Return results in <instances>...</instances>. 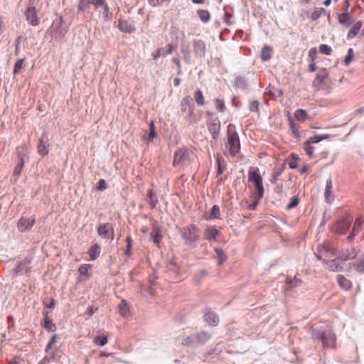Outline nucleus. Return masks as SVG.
Instances as JSON below:
<instances>
[{
    "instance_id": "f257e3e1",
    "label": "nucleus",
    "mask_w": 364,
    "mask_h": 364,
    "mask_svg": "<svg viewBox=\"0 0 364 364\" xmlns=\"http://www.w3.org/2000/svg\"><path fill=\"white\" fill-rule=\"evenodd\" d=\"M58 336L54 334L48 343L45 352L47 355L41 360L38 364H63L61 362V350L54 348V346L58 341Z\"/></svg>"
},
{
    "instance_id": "f03ea898",
    "label": "nucleus",
    "mask_w": 364,
    "mask_h": 364,
    "mask_svg": "<svg viewBox=\"0 0 364 364\" xmlns=\"http://www.w3.org/2000/svg\"><path fill=\"white\" fill-rule=\"evenodd\" d=\"M227 132L225 148L230 156H235L240 151V141L239 135L236 132L235 126L233 124H229L228 126Z\"/></svg>"
},
{
    "instance_id": "7ed1b4c3",
    "label": "nucleus",
    "mask_w": 364,
    "mask_h": 364,
    "mask_svg": "<svg viewBox=\"0 0 364 364\" xmlns=\"http://www.w3.org/2000/svg\"><path fill=\"white\" fill-rule=\"evenodd\" d=\"M248 182L252 183L258 196V200L264 196V188L263 186L262 176L258 167L251 166L248 169Z\"/></svg>"
},
{
    "instance_id": "20e7f679",
    "label": "nucleus",
    "mask_w": 364,
    "mask_h": 364,
    "mask_svg": "<svg viewBox=\"0 0 364 364\" xmlns=\"http://www.w3.org/2000/svg\"><path fill=\"white\" fill-rule=\"evenodd\" d=\"M184 243L191 247H195L200 237V230L195 225L183 227L181 229Z\"/></svg>"
},
{
    "instance_id": "39448f33",
    "label": "nucleus",
    "mask_w": 364,
    "mask_h": 364,
    "mask_svg": "<svg viewBox=\"0 0 364 364\" xmlns=\"http://www.w3.org/2000/svg\"><path fill=\"white\" fill-rule=\"evenodd\" d=\"M353 218L351 216H346L341 220H337L331 227V230L336 234L344 235L348 230Z\"/></svg>"
},
{
    "instance_id": "423d86ee",
    "label": "nucleus",
    "mask_w": 364,
    "mask_h": 364,
    "mask_svg": "<svg viewBox=\"0 0 364 364\" xmlns=\"http://www.w3.org/2000/svg\"><path fill=\"white\" fill-rule=\"evenodd\" d=\"M38 10L35 6L34 1L31 0L25 11V16L28 24L36 26L40 23V19L37 16Z\"/></svg>"
},
{
    "instance_id": "0eeeda50",
    "label": "nucleus",
    "mask_w": 364,
    "mask_h": 364,
    "mask_svg": "<svg viewBox=\"0 0 364 364\" xmlns=\"http://www.w3.org/2000/svg\"><path fill=\"white\" fill-rule=\"evenodd\" d=\"M190 153L188 149L181 148L173 155V166H183L189 161Z\"/></svg>"
},
{
    "instance_id": "6e6552de",
    "label": "nucleus",
    "mask_w": 364,
    "mask_h": 364,
    "mask_svg": "<svg viewBox=\"0 0 364 364\" xmlns=\"http://www.w3.org/2000/svg\"><path fill=\"white\" fill-rule=\"evenodd\" d=\"M336 252L332 245L326 242L323 243L321 247H318L317 253H316V257L318 259L321 260L326 259V258H331L336 255Z\"/></svg>"
},
{
    "instance_id": "1a4fd4ad",
    "label": "nucleus",
    "mask_w": 364,
    "mask_h": 364,
    "mask_svg": "<svg viewBox=\"0 0 364 364\" xmlns=\"http://www.w3.org/2000/svg\"><path fill=\"white\" fill-rule=\"evenodd\" d=\"M328 136V135H314L313 136L309 137V139H307L306 141L303 143V149L305 151L306 154L309 156L313 157L314 151V148L313 145L314 144L318 143L323 139H327Z\"/></svg>"
},
{
    "instance_id": "9d476101",
    "label": "nucleus",
    "mask_w": 364,
    "mask_h": 364,
    "mask_svg": "<svg viewBox=\"0 0 364 364\" xmlns=\"http://www.w3.org/2000/svg\"><path fill=\"white\" fill-rule=\"evenodd\" d=\"M95 9L97 10L100 7H102L103 11L100 12V17L105 21H109L112 18V14L109 12V7L106 0H93L92 4Z\"/></svg>"
},
{
    "instance_id": "9b49d317",
    "label": "nucleus",
    "mask_w": 364,
    "mask_h": 364,
    "mask_svg": "<svg viewBox=\"0 0 364 364\" xmlns=\"http://www.w3.org/2000/svg\"><path fill=\"white\" fill-rule=\"evenodd\" d=\"M97 233L103 239L110 238L112 240L114 239V228L109 223L100 224L97 228Z\"/></svg>"
},
{
    "instance_id": "f8f14e48",
    "label": "nucleus",
    "mask_w": 364,
    "mask_h": 364,
    "mask_svg": "<svg viewBox=\"0 0 364 364\" xmlns=\"http://www.w3.org/2000/svg\"><path fill=\"white\" fill-rule=\"evenodd\" d=\"M319 339L322 341L324 348H336V337L335 333L332 332H323Z\"/></svg>"
},
{
    "instance_id": "ddd939ff",
    "label": "nucleus",
    "mask_w": 364,
    "mask_h": 364,
    "mask_svg": "<svg viewBox=\"0 0 364 364\" xmlns=\"http://www.w3.org/2000/svg\"><path fill=\"white\" fill-rule=\"evenodd\" d=\"M36 223V218L34 216L30 218L21 217L18 223L17 228L20 232H25L32 228Z\"/></svg>"
},
{
    "instance_id": "4468645a",
    "label": "nucleus",
    "mask_w": 364,
    "mask_h": 364,
    "mask_svg": "<svg viewBox=\"0 0 364 364\" xmlns=\"http://www.w3.org/2000/svg\"><path fill=\"white\" fill-rule=\"evenodd\" d=\"M49 146L47 135L44 133L40 138L37 145L38 153L42 156L48 155L49 152Z\"/></svg>"
},
{
    "instance_id": "2eb2a0df",
    "label": "nucleus",
    "mask_w": 364,
    "mask_h": 364,
    "mask_svg": "<svg viewBox=\"0 0 364 364\" xmlns=\"http://www.w3.org/2000/svg\"><path fill=\"white\" fill-rule=\"evenodd\" d=\"M209 132L213 136V139H216L220 133V122L218 117L210 119L207 124Z\"/></svg>"
},
{
    "instance_id": "dca6fc26",
    "label": "nucleus",
    "mask_w": 364,
    "mask_h": 364,
    "mask_svg": "<svg viewBox=\"0 0 364 364\" xmlns=\"http://www.w3.org/2000/svg\"><path fill=\"white\" fill-rule=\"evenodd\" d=\"M338 21L340 24L343 26L344 27L350 26L353 22L354 18L348 12H343L340 14L338 16Z\"/></svg>"
},
{
    "instance_id": "f3484780",
    "label": "nucleus",
    "mask_w": 364,
    "mask_h": 364,
    "mask_svg": "<svg viewBox=\"0 0 364 364\" xmlns=\"http://www.w3.org/2000/svg\"><path fill=\"white\" fill-rule=\"evenodd\" d=\"M333 184L331 178L328 179L326 183L324 196L326 201L331 203L334 200V196L333 193Z\"/></svg>"
},
{
    "instance_id": "a211bd4d",
    "label": "nucleus",
    "mask_w": 364,
    "mask_h": 364,
    "mask_svg": "<svg viewBox=\"0 0 364 364\" xmlns=\"http://www.w3.org/2000/svg\"><path fill=\"white\" fill-rule=\"evenodd\" d=\"M328 76V73L326 69L321 70L316 75V77L313 82L315 87L320 88L324 81Z\"/></svg>"
},
{
    "instance_id": "6ab92c4d",
    "label": "nucleus",
    "mask_w": 364,
    "mask_h": 364,
    "mask_svg": "<svg viewBox=\"0 0 364 364\" xmlns=\"http://www.w3.org/2000/svg\"><path fill=\"white\" fill-rule=\"evenodd\" d=\"M208 338V336L206 333H198L195 336H191L186 337L182 341V344L184 346H190V345L193 344L196 340H200L202 338Z\"/></svg>"
},
{
    "instance_id": "aec40b11",
    "label": "nucleus",
    "mask_w": 364,
    "mask_h": 364,
    "mask_svg": "<svg viewBox=\"0 0 364 364\" xmlns=\"http://www.w3.org/2000/svg\"><path fill=\"white\" fill-rule=\"evenodd\" d=\"M101 247L99 244L95 243L88 250V255L90 256V260L96 259L100 255Z\"/></svg>"
},
{
    "instance_id": "412c9836",
    "label": "nucleus",
    "mask_w": 364,
    "mask_h": 364,
    "mask_svg": "<svg viewBox=\"0 0 364 364\" xmlns=\"http://www.w3.org/2000/svg\"><path fill=\"white\" fill-rule=\"evenodd\" d=\"M220 232L218 230H217L215 227H208L206 230H205V238L210 241V240H216L217 237L219 235Z\"/></svg>"
},
{
    "instance_id": "4be33fe9",
    "label": "nucleus",
    "mask_w": 364,
    "mask_h": 364,
    "mask_svg": "<svg viewBox=\"0 0 364 364\" xmlns=\"http://www.w3.org/2000/svg\"><path fill=\"white\" fill-rule=\"evenodd\" d=\"M337 281L340 287L344 290H350L352 288V282L342 274L337 276Z\"/></svg>"
},
{
    "instance_id": "5701e85b",
    "label": "nucleus",
    "mask_w": 364,
    "mask_h": 364,
    "mask_svg": "<svg viewBox=\"0 0 364 364\" xmlns=\"http://www.w3.org/2000/svg\"><path fill=\"white\" fill-rule=\"evenodd\" d=\"M118 28L121 31L129 33H133L135 31V28L132 25L122 19L119 20Z\"/></svg>"
},
{
    "instance_id": "b1692460",
    "label": "nucleus",
    "mask_w": 364,
    "mask_h": 364,
    "mask_svg": "<svg viewBox=\"0 0 364 364\" xmlns=\"http://www.w3.org/2000/svg\"><path fill=\"white\" fill-rule=\"evenodd\" d=\"M323 262L326 264V269L331 272H336L341 269V265L336 259H323Z\"/></svg>"
},
{
    "instance_id": "393cba45",
    "label": "nucleus",
    "mask_w": 364,
    "mask_h": 364,
    "mask_svg": "<svg viewBox=\"0 0 364 364\" xmlns=\"http://www.w3.org/2000/svg\"><path fill=\"white\" fill-rule=\"evenodd\" d=\"M358 252L355 248L347 249L344 250L341 255V259L342 260L353 259L355 258Z\"/></svg>"
},
{
    "instance_id": "a878e982",
    "label": "nucleus",
    "mask_w": 364,
    "mask_h": 364,
    "mask_svg": "<svg viewBox=\"0 0 364 364\" xmlns=\"http://www.w3.org/2000/svg\"><path fill=\"white\" fill-rule=\"evenodd\" d=\"M363 26V22L361 21H358L353 23V27L351 29L348 31L347 34V38L351 39L353 38L355 36H356L360 30L361 27Z\"/></svg>"
},
{
    "instance_id": "bb28decb",
    "label": "nucleus",
    "mask_w": 364,
    "mask_h": 364,
    "mask_svg": "<svg viewBox=\"0 0 364 364\" xmlns=\"http://www.w3.org/2000/svg\"><path fill=\"white\" fill-rule=\"evenodd\" d=\"M150 235H151V237L153 242L156 244H159L162 239L161 228L158 226L154 227L151 232Z\"/></svg>"
},
{
    "instance_id": "cd10ccee",
    "label": "nucleus",
    "mask_w": 364,
    "mask_h": 364,
    "mask_svg": "<svg viewBox=\"0 0 364 364\" xmlns=\"http://www.w3.org/2000/svg\"><path fill=\"white\" fill-rule=\"evenodd\" d=\"M272 48L265 45L261 50L260 57L262 61H268L272 58Z\"/></svg>"
},
{
    "instance_id": "c85d7f7f",
    "label": "nucleus",
    "mask_w": 364,
    "mask_h": 364,
    "mask_svg": "<svg viewBox=\"0 0 364 364\" xmlns=\"http://www.w3.org/2000/svg\"><path fill=\"white\" fill-rule=\"evenodd\" d=\"M193 50L196 54H204L205 51V45L203 41L201 40L195 41L193 43Z\"/></svg>"
},
{
    "instance_id": "c756f323",
    "label": "nucleus",
    "mask_w": 364,
    "mask_h": 364,
    "mask_svg": "<svg viewBox=\"0 0 364 364\" xmlns=\"http://www.w3.org/2000/svg\"><path fill=\"white\" fill-rule=\"evenodd\" d=\"M16 154L18 158L19 161H21V159L25 162V158L27 157L28 155V148L26 145H20L16 148Z\"/></svg>"
},
{
    "instance_id": "7c9ffc66",
    "label": "nucleus",
    "mask_w": 364,
    "mask_h": 364,
    "mask_svg": "<svg viewBox=\"0 0 364 364\" xmlns=\"http://www.w3.org/2000/svg\"><path fill=\"white\" fill-rule=\"evenodd\" d=\"M92 267V264H84L80 266L78 272L80 275L85 276L87 278H90L92 276L90 269Z\"/></svg>"
},
{
    "instance_id": "2f4dec72",
    "label": "nucleus",
    "mask_w": 364,
    "mask_h": 364,
    "mask_svg": "<svg viewBox=\"0 0 364 364\" xmlns=\"http://www.w3.org/2000/svg\"><path fill=\"white\" fill-rule=\"evenodd\" d=\"M44 315V323L43 327L49 331H54L56 329V326L52 321L49 318L48 316V312L43 314Z\"/></svg>"
},
{
    "instance_id": "473e14b6",
    "label": "nucleus",
    "mask_w": 364,
    "mask_h": 364,
    "mask_svg": "<svg viewBox=\"0 0 364 364\" xmlns=\"http://www.w3.org/2000/svg\"><path fill=\"white\" fill-rule=\"evenodd\" d=\"M119 311L122 316H127L129 314L128 303L125 300H122L118 305Z\"/></svg>"
},
{
    "instance_id": "72a5a7b5",
    "label": "nucleus",
    "mask_w": 364,
    "mask_h": 364,
    "mask_svg": "<svg viewBox=\"0 0 364 364\" xmlns=\"http://www.w3.org/2000/svg\"><path fill=\"white\" fill-rule=\"evenodd\" d=\"M351 267L358 272H364V255L360 257L357 262L351 264Z\"/></svg>"
},
{
    "instance_id": "f704fd0d",
    "label": "nucleus",
    "mask_w": 364,
    "mask_h": 364,
    "mask_svg": "<svg viewBox=\"0 0 364 364\" xmlns=\"http://www.w3.org/2000/svg\"><path fill=\"white\" fill-rule=\"evenodd\" d=\"M197 14L200 21L203 23H207L210 19V14L208 11L204 9L197 10Z\"/></svg>"
},
{
    "instance_id": "c9c22d12",
    "label": "nucleus",
    "mask_w": 364,
    "mask_h": 364,
    "mask_svg": "<svg viewBox=\"0 0 364 364\" xmlns=\"http://www.w3.org/2000/svg\"><path fill=\"white\" fill-rule=\"evenodd\" d=\"M93 0H80L77 5L78 13L84 12L90 6Z\"/></svg>"
},
{
    "instance_id": "e433bc0d",
    "label": "nucleus",
    "mask_w": 364,
    "mask_h": 364,
    "mask_svg": "<svg viewBox=\"0 0 364 364\" xmlns=\"http://www.w3.org/2000/svg\"><path fill=\"white\" fill-rule=\"evenodd\" d=\"M213 103H214L215 107L218 112H223L225 110L226 106H225V101L223 99H220V98L215 99L213 100Z\"/></svg>"
},
{
    "instance_id": "4c0bfd02",
    "label": "nucleus",
    "mask_w": 364,
    "mask_h": 364,
    "mask_svg": "<svg viewBox=\"0 0 364 364\" xmlns=\"http://www.w3.org/2000/svg\"><path fill=\"white\" fill-rule=\"evenodd\" d=\"M194 99L198 106L204 105L205 100L201 90H198L194 92Z\"/></svg>"
},
{
    "instance_id": "58836bf2",
    "label": "nucleus",
    "mask_w": 364,
    "mask_h": 364,
    "mask_svg": "<svg viewBox=\"0 0 364 364\" xmlns=\"http://www.w3.org/2000/svg\"><path fill=\"white\" fill-rule=\"evenodd\" d=\"M295 118L299 122H304L308 117L306 112L302 109H297L294 113Z\"/></svg>"
},
{
    "instance_id": "ea45409f",
    "label": "nucleus",
    "mask_w": 364,
    "mask_h": 364,
    "mask_svg": "<svg viewBox=\"0 0 364 364\" xmlns=\"http://www.w3.org/2000/svg\"><path fill=\"white\" fill-rule=\"evenodd\" d=\"M215 252L218 259V264H223V262L227 259V256L225 254L224 251L220 248H215Z\"/></svg>"
},
{
    "instance_id": "a19ab883",
    "label": "nucleus",
    "mask_w": 364,
    "mask_h": 364,
    "mask_svg": "<svg viewBox=\"0 0 364 364\" xmlns=\"http://www.w3.org/2000/svg\"><path fill=\"white\" fill-rule=\"evenodd\" d=\"M205 320L210 323V324H212V325H217L219 322V318H218V316L213 314V313H208V314H206L205 316Z\"/></svg>"
},
{
    "instance_id": "79ce46f5",
    "label": "nucleus",
    "mask_w": 364,
    "mask_h": 364,
    "mask_svg": "<svg viewBox=\"0 0 364 364\" xmlns=\"http://www.w3.org/2000/svg\"><path fill=\"white\" fill-rule=\"evenodd\" d=\"M220 216V208L217 205H214L211 209V213L210 216L208 217V219L213 220V219H218Z\"/></svg>"
},
{
    "instance_id": "37998d69",
    "label": "nucleus",
    "mask_w": 364,
    "mask_h": 364,
    "mask_svg": "<svg viewBox=\"0 0 364 364\" xmlns=\"http://www.w3.org/2000/svg\"><path fill=\"white\" fill-rule=\"evenodd\" d=\"M132 242H133V240H132V237L130 235H127L126 237L127 246H126V249L124 250V254L128 257H129L132 255L131 250H132Z\"/></svg>"
},
{
    "instance_id": "c03bdc74",
    "label": "nucleus",
    "mask_w": 364,
    "mask_h": 364,
    "mask_svg": "<svg viewBox=\"0 0 364 364\" xmlns=\"http://www.w3.org/2000/svg\"><path fill=\"white\" fill-rule=\"evenodd\" d=\"M289 125L293 136L299 139L301 136L300 132L299 131V127L296 126V124L291 120L290 121Z\"/></svg>"
},
{
    "instance_id": "a18cd8bd",
    "label": "nucleus",
    "mask_w": 364,
    "mask_h": 364,
    "mask_svg": "<svg viewBox=\"0 0 364 364\" xmlns=\"http://www.w3.org/2000/svg\"><path fill=\"white\" fill-rule=\"evenodd\" d=\"M107 336L104 335H100L95 338L94 343L98 346H105L107 343Z\"/></svg>"
},
{
    "instance_id": "49530a36",
    "label": "nucleus",
    "mask_w": 364,
    "mask_h": 364,
    "mask_svg": "<svg viewBox=\"0 0 364 364\" xmlns=\"http://www.w3.org/2000/svg\"><path fill=\"white\" fill-rule=\"evenodd\" d=\"M325 10L323 8H316L315 10L311 13V18L312 21L318 19Z\"/></svg>"
},
{
    "instance_id": "de8ad7c7",
    "label": "nucleus",
    "mask_w": 364,
    "mask_h": 364,
    "mask_svg": "<svg viewBox=\"0 0 364 364\" xmlns=\"http://www.w3.org/2000/svg\"><path fill=\"white\" fill-rule=\"evenodd\" d=\"M299 157L296 154H291V158L289 162V166L290 168H296L298 166V161Z\"/></svg>"
},
{
    "instance_id": "09e8293b",
    "label": "nucleus",
    "mask_w": 364,
    "mask_h": 364,
    "mask_svg": "<svg viewBox=\"0 0 364 364\" xmlns=\"http://www.w3.org/2000/svg\"><path fill=\"white\" fill-rule=\"evenodd\" d=\"M23 65H24V59H18L14 65V74L16 75V74L20 72L21 69L22 68V67L23 66Z\"/></svg>"
},
{
    "instance_id": "8fccbe9b",
    "label": "nucleus",
    "mask_w": 364,
    "mask_h": 364,
    "mask_svg": "<svg viewBox=\"0 0 364 364\" xmlns=\"http://www.w3.org/2000/svg\"><path fill=\"white\" fill-rule=\"evenodd\" d=\"M319 51L321 53H323L327 55H330L332 53V49L329 46H328L326 44H321L319 46Z\"/></svg>"
},
{
    "instance_id": "3c124183",
    "label": "nucleus",
    "mask_w": 364,
    "mask_h": 364,
    "mask_svg": "<svg viewBox=\"0 0 364 364\" xmlns=\"http://www.w3.org/2000/svg\"><path fill=\"white\" fill-rule=\"evenodd\" d=\"M363 222H364V219H363L362 217H359V218H356L355 220V223H354L353 228V232H358L359 231L360 227L363 223Z\"/></svg>"
},
{
    "instance_id": "603ef678",
    "label": "nucleus",
    "mask_w": 364,
    "mask_h": 364,
    "mask_svg": "<svg viewBox=\"0 0 364 364\" xmlns=\"http://www.w3.org/2000/svg\"><path fill=\"white\" fill-rule=\"evenodd\" d=\"M43 303L46 308L50 309L54 308L55 305V301L53 298H46L43 300Z\"/></svg>"
},
{
    "instance_id": "864d4df0",
    "label": "nucleus",
    "mask_w": 364,
    "mask_h": 364,
    "mask_svg": "<svg viewBox=\"0 0 364 364\" xmlns=\"http://www.w3.org/2000/svg\"><path fill=\"white\" fill-rule=\"evenodd\" d=\"M25 162L21 159V161H18V164L14 168V174L16 176H19L23 170Z\"/></svg>"
},
{
    "instance_id": "5fc2aeb1",
    "label": "nucleus",
    "mask_w": 364,
    "mask_h": 364,
    "mask_svg": "<svg viewBox=\"0 0 364 364\" xmlns=\"http://www.w3.org/2000/svg\"><path fill=\"white\" fill-rule=\"evenodd\" d=\"M259 102L257 100H252L249 104V109L251 112H258Z\"/></svg>"
},
{
    "instance_id": "6e6d98bb",
    "label": "nucleus",
    "mask_w": 364,
    "mask_h": 364,
    "mask_svg": "<svg viewBox=\"0 0 364 364\" xmlns=\"http://www.w3.org/2000/svg\"><path fill=\"white\" fill-rule=\"evenodd\" d=\"M299 198L296 197V196H294L291 198V202L289 203V204H288L287 205V209L288 210H290V209H292L295 207H296L299 204Z\"/></svg>"
},
{
    "instance_id": "4d7b16f0",
    "label": "nucleus",
    "mask_w": 364,
    "mask_h": 364,
    "mask_svg": "<svg viewBox=\"0 0 364 364\" xmlns=\"http://www.w3.org/2000/svg\"><path fill=\"white\" fill-rule=\"evenodd\" d=\"M353 49L352 48H349V50L348 51V54L345 57V63H346V65H348L351 62L352 58H353Z\"/></svg>"
},
{
    "instance_id": "13d9d810",
    "label": "nucleus",
    "mask_w": 364,
    "mask_h": 364,
    "mask_svg": "<svg viewBox=\"0 0 364 364\" xmlns=\"http://www.w3.org/2000/svg\"><path fill=\"white\" fill-rule=\"evenodd\" d=\"M107 188L106 182L104 179H100L97 183V189L98 191H104Z\"/></svg>"
},
{
    "instance_id": "bf43d9fd",
    "label": "nucleus",
    "mask_w": 364,
    "mask_h": 364,
    "mask_svg": "<svg viewBox=\"0 0 364 364\" xmlns=\"http://www.w3.org/2000/svg\"><path fill=\"white\" fill-rule=\"evenodd\" d=\"M149 137L151 139L156 137L155 126L153 122L149 124Z\"/></svg>"
},
{
    "instance_id": "052dcab7",
    "label": "nucleus",
    "mask_w": 364,
    "mask_h": 364,
    "mask_svg": "<svg viewBox=\"0 0 364 364\" xmlns=\"http://www.w3.org/2000/svg\"><path fill=\"white\" fill-rule=\"evenodd\" d=\"M173 61L177 65V68H178V71H177V73L178 75H181L182 73V69H181V62H180V60L178 58H174L173 59Z\"/></svg>"
},
{
    "instance_id": "680f3d73",
    "label": "nucleus",
    "mask_w": 364,
    "mask_h": 364,
    "mask_svg": "<svg viewBox=\"0 0 364 364\" xmlns=\"http://www.w3.org/2000/svg\"><path fill=\"white\" fill-rule=\"evenodd\" d=\"M317 50L316 48H312L309 51V57L314 60L316 57Z\"/></svg>"
},
{
    "instance_id": "e2e57ef3",
    "label": "nucleus",
    "mask_w": 364,
    "mask_h": 364,
    "mask_svg": "<svg viewBox=\"0 0 364 364\" xmlns=\"http://www.w3.org/2000/svg\"><path fill=\"white\" fill-rule=\"evenodd\" d=\"M97 310L98 308L96 306H89L86 312L89 316H92L95 312H97Z\"/></svg>"
},
{
    "instance_id": "0e129e2a",
    "label": "nucleus",
    "mask_w": 364,
    "mask_h": 364,
    "mask_svg": "<svg viewBox=\"0 0 364 364\" xmlns=\"http://www.w3.org/2000/svg\"><path fill=\"white\" fill-rule=\"evenodd\" d=\"M173 47L171 44H168L167 46H166V50H163V53H162V56H166V55H168V54H171L173 51Z\"/></svg>"
},
{
    "instance_id": "69168bd1",
    "label": "nucleus",
    "mask_w": 364,
    "mask_h": 364,
    "mask_svg": "<svg viewBox=\"0 0 364 364\" xmlns=\"http://www.w3.org/2000/svg\"><path fill=\"white\" fill-rule=\"evenodd\" d=\"M168 269L170 270H173L175 272H177L178 269V266L176 265V264L174 262H171L168 264Z\"/></svg>"
},
{
    "instance_id": "338daca9",
    "label": "nucleus",
    "mask_w": 364,
    "mask_h": 364,
    "mask_svg": "<svg viewBox=\"0 0 364 364\" xmlns=\"http://www.w3.org/2000/svg\"><path fill=\"white\" fill-rule=\"evenodd\" d=\"M163 50L164 48H159L158 49L157 52L156 53V54L154 55V60H156L159 57H160L161 55H162V53H163Z\"/></svg>"
},
{
    "instance_id": "774afa93",
    "label": "nucleus",
    "mask_w": 364,
    "mask_h": 364,
    "mask_svg": "<svg viewBox=\"0 0 364 364\" xmlns=\"http://www.w3.org/2000/svg\"><path fill=\"white\" fill-rule=\"evenodd\" d=\"M309 169V166L307 164H304L300 169V173L301 174L307 172Z\"/></svg>"
}]
</instances>
